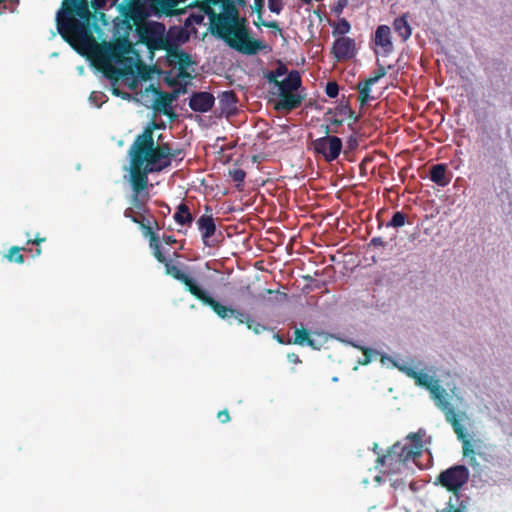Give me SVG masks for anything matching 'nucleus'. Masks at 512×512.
Returning <instances> with one entry per match:
<instances>
[{"instance_id":"obj_63","label":"nucleus","mask_w":512,"mask_h":512,"mask_svg":"<svg viewBox=\"0 0 512 512\" xmlns=\"http://www.w3.org/2000/svg\"><path fill=\"white\" fill-rule=\"evenodd\" d=\"M377 448H378V445H377V444H374V451H375L376 453H378V452L376 451V450H377Z\"/></svg>"},{"instance_id":"obj_36","label":"nucleus","mask_w":512,"mask_h":512,"mask_svg":"<svg viewBox=\"0 0 512 512\" xmlns=\"http://www.w3.org/2000/svg\"><path fill=\"white\" fill-rule=\"evenodd\" d=\"M338 110H339L340 114L346 115L349 118H351L354 123H357L359 121V119H360V117L355 114L354 110L350 107V105L348 103L342 104L338 108Z\"/></svg>"},{"instance_id":"obj_49","label":"nucleus","mask_w":512,"mask_h":512,"mask_svg":"<svg viewBox=\"0 0 512 512\" xmlns=\"http://www.w3.org/2000/svg\"><path fill=\"white\" fill-rule=\"evenodd\" d=\"M348 5V0H339L337 4L333 7V12L337 15H340L343 12V9Z\"/></svg>"},{"instance_id":"obj_14","label":"nucleus","mask_w":512,"mask_h":512,"mask_svg":"<svg viewBox=\"0 0 512 512\" xmlns=\"http://www.w3.org/2000/svg\"><path fill=\"white\" fill-rule=\"evenodd\" d=\"M148 90L152 91L155 95L158 96L153 105L154 109L173 120L176 117V114L173 111L172 102L178 97L180 90H175L171 93H164L153 84L149 85L147 91Z\"/></svg>"},{"instance_id":"obj_22","label":"nucleus","mask_w":512,"mask_h":512,"mask_svg":"<svg viewBox=\"0 0 512 512\" xmlns=\"http://www.w3.org/2000/svg\"><path fill=\"white\" fill-rule=\"evenodd\" d=\"M214 96L209 92H195L189 100L190 108L195 112H207L214 105Z\"/></svg>"},{"instance_id":"obj_60","label":"nucleus","mask_w":512,"mask_h":512,"mask_svg":"<svg viewBox=\"0 0 512 512\" xmlns=\"http://www.w3.org/2000/svg\"><path fill=\"white\" fill-rule=\"evenodd\" d=\"M275 337H276V339H277V341H278L279 343H281V344H283V343H284V341H283L282 337H281L279 334H277Z\"/></svg>"},{"instance_id":"obj_33","label":"nucleus","mask_w":512,"mask_h":512,"mask_svg":"<svg viewBox=\"0 0 512 512\" xmlns=\"http://www.w3.org/2000/svg\"><path fill=\"white\" fill-rule=\"evenodd\" d=\"M405 223L406 215L401 211H397L393 214L392 219L387 223V227L399 228L404 226Z\"/></svg>"},{"instance_id":"obj_39","label":"nucleus","mask_w":512,"mask_h":512,"mask_svg":"<svg viewBox=\"0 0 512 512\" xmlns=\"http://www.w3.org/2000/svg\"><path fill=\"white\" fill-rule=\"evenodd\" d=\"M229 174L232 180L237 183V187L244 182L246 177V173L243 169H233Z\"/></svg>"},{"instance_id":"obj_3","label":"nucleus","mask_w":512,"mask_h":512,"mask_svg":"<svg viewBox=\"0 0 512 512\" xmlns=\"http://www.w3.org/2000/svg\"><path fill=\"white\" fill-rule=\"evenodd\" d=\"M92 18L87 0H63L57 13V29L69 43L87 36L88 24Z\"/></svg>"},{"instance_id":"obj_50","label":"nucleus","mask_w":512,"mask_h":512,"mask_svg":"<svg viewBox=\"0 0 512 512\" xmlns=\"http://www.w3.org/2000/svg\"><path fill=\"white\" fill-rule=\"evenodd\" d=\"M108 0H92L91 7L95 12L105 8Z\"/></svg>"},{"instance_id":"obj_34","label":"nucleus","mask_w":512,"mask_h":512,"mask_svg":"<svg viewBox=\"0 0 512 512\" xmlns=\"http://www.w3.org/2000/svg\"><path fill=\"white\" fill-rule=\"evenodd\" d=\"M149 246L153 250V255L157 259L158 262L163 263V264L168 262V260L166 259V257L162 253L159 239L155 240V242H150Z\"/></svg>"},{"instance_id":"obj_52","label":"nucleus","mask_w":512,"mask_h":512,"mask_svg":"<svg viewBox=\"0 0 512 512\" xmlns=\"http://www.w3.org/2000/svg\"><path fill=\"white\" fill-rule=\"evenodd\" d=\"M217 418L221 423H227L230 421V415L227 409L221 410L217 414Z\"/></svg>"},{"instance_id":"obj_7","label":"nucleus","mask_w":512,"mask_h":512,"mask_svg":"<svg viewBox=\"0 0 512 512\" xmlns=\"http://www.w3.org/2000/svg\"><path fill=\"white\" fill-rule=\"evenodd\" d=\"M117 11L121 24L127 31H131L150 16L146 0H121Z\"/></svg>"},{"instance_id":"obj_46","label":"nucleus","mask_w":512,"mask_h":512,"mask_svg":"<svg viewBox=\"0 0 512 512\" xmlns=\"http://www.w3.org/2000/svg\"><path fill=\"white\" fill-rule=\"evenodd\" d=\"M46 241V238L45 237H39L38 235L34 238V239H28L27 240V244H35L37 246V248L35 249V252H34V256H39L41 255L42 253V250L41 248L39 247V245Z\"/></svg>"},{"instance_id":"obj_8","label":"nucleus","mask_w":512,"mask_h":512,"mask_svg":"<svg viewBox=\"0 0 512 512\" xmlns=\"http://www.w3.org/2000/svg\"><path fill=\"white\" fill-rule=\"evenodd\" d=\"M138 41L144 44L150 52L163 50L169 40L165 36V25L159 22L145 20L135 27Z\"/></svg>"},{"instance_id":"obj_64","label":"nucleus","mask_w":512,"mask_h":512,"mask_svg":"<svg viewBox=\"0 0 512 512\" xmlns=\"http://www.w3.org/2000/svg\"><path fill=\"white\" fill-rule=\"evenodd\" d=\"M205 209H206V212H210L211 211V209L208 206H206Z\"/></svg>"},{"instance_id":"obj_59","label":"nucleus","mask_w":512,"mask_h":512,"mask_svg":"<svg viewBox=\"0 0 512 512\" xmlns=\"http://www.w3.org/2000/svg\"><path fill=\"white\" fill-rule=\"evenodd\" d=\"M166 83L170 86H173L176 84V80L175 79H166Z\"/></svg>"},{"instance_id":"obj_28","label":"nucleus","mask_w":512,"mask_h":512,"mask_svg":"<svg viewBox=\"0 0 512 512\" xmlns=\"http://www.w3.org/2000/svg\"><path fill=\"white\" fill-rule=\"evenodd\" d=\"M173 217L176 223L180 225H190L193 221V216L185 203L178 205Z\"/></svg>"},{"instance_id":"obj_29","label":"nucleus","mask_w":512,"mask_h":512,"mask_svg":"<svg viewBox=\"0 0 512 512\" xmlns=\"http://www.w3.org/2000/svg\"><path fill=\"white\" fill-rule=\"evenodd\" d=\"M133 48L131 43L127 39H123L119 42H117L112 48H111V55L114 58H119L125 54H129L132 52Z\"/></svg>"},{"instance_id":"obj_44","label":"nucleus","mask_w":512,"mask_h":512,"mask_svg":"<svg viewBox=\"0 0 512 512\" xmlns=\"http://www.w3.org/2000/svg\"><path fill=\"white\" fill-rule=\"evenodd\" d=\"M325 93L330 98L337 97L339 93V86L336 82H328L325 88Z\"/></svg>"},{"instance_id":"obj_58","label":"nucleus","mask_w":512,"mask_h":512,"mask_svg":"<svg viewBox=\"0 0 512 512\" xmlns=\"http://www.w3.org/2000/svg\"><path fill=\"white\" fill-rule=\"evenodd\" d=\"M191 17L196 24H201L204 20V16L202 14H193Z\"/></svg>"},{"instance_id":"obj_56","label":"nucleus","mask_w":512,"mask_h":512,"mask_svg":"<svg viewBox=\"0 0 512 512\" xmlns=\"http://www.w3.org/2000/svg\"><path fill=\"white\" fill-rule=\"evenodd\" d=\"M327 120L330 121V125H329L330 127L332 125V126H335L337 128V127H339V126H341L343 124V120L342 119H338V118H331L330 119V118H327Z\"/></svg>"},{"instance_id":"obj_27","label":"nucleus","mask_w":512,"mask_h":512,"mask_svg":"<svg viewBox=\"0 0 512 512\" xmlns=\"http://www.w3.org/2000/svg\"><path fill=\"white\" fill-rule=\"evenodd\" d=\"M393 28L395 32L401 37L402 41H406L411 36V27L404 16L397 17L394 20Z\"/></svg>"},{"instance_id":"obj_9","label":"nucleus","mask_w":512,"mask_h":512,"mask_svg":"<svg viewBox=\"0 0 512 512\" xmlns=\"http://www.w3.org/2000/svg\"><path fill=\"white\" fill-rule=\"evenodd\" d=\"M322 127L326 135L312 142L313 149L317 154L322 155L326 162H332L341 153L342 141L339 137L330 135V133H336L337 129H332L329 125Z\"/></svg>"},{"instance_id":"obj_32","label":"nucleus","mask_w":512,"mask_h":512,"mask_svg":"<svg viewBox=\"0 0 512 512\" xmlns=\"http://www.w3.org/2000/svg\"><path fill=\"white\" fill-rule=\"evenodd\" d=\"M351 30V25L349 21L345 18H341L338 20L337 24L333 27L332 34L333 36L339 35L345 36V34L349 33Z\"/></svg>"},{"instance_id":"obj_24","label":"nucleus","mask_w":512,"mask_h":512,"mask_svg":"<svg viewBox=\"0 0 512 512\" xmlns=\"http://www.w3.org/2000/svg\"><path fill=\"white\" fill-rule=\"evenodd\" d=\"M149 7L150 15H166L172 16L175 14V8L178 4L176 0H148L147 1Z\"/></svg>"},{"instance_id":"obj_38","label":"nucleus","mask_w":512,"mask_h":512,"mask_svg":"<svg viewBox=\"0 0 512 512\" xmlns=\"http://www.w3.org/2000/svg\"><path fill=\"white\" fill-rule=\"evenodd\" d=\"M220 101L227 106H232L236 104L237 97L233 91H225L222 93Z\"/></svg>"},{"instance_id":"obj_61","label":"nucleus","mask_w":512,"mask_h":512,"mask_svg":"<svg viewBox=\"0 0 512 512\" xmlns=\"http://www.w3.org/2000/svg\"><path fill=\"white\" fill-rule=\"evenodd\" d=\"M120 2H121L120 0H112L111 5L115 6L117 8V5H119Z\"/></svg>"},{"instance_id":"obj_13","label":"nucleus","mask_w":512,"mask_h":512,"mask_svg":"<svg viewBox=\"0 0 512 512\" xmlns=\"http://www.w3.org/2000/svg\"><path fill=\"white\" fill-rule=\"evenodd\" d=\"M420 432H413L407 436V440L410 443L402 444L400 442H396L393 446L395 447V451L401 454V459L403 460L405 466L409 461L414 460L416 457H419L422 453V439Z\"/></svg>"},{"instance_id":"obj_11","label":"nucleus","mask_w":512,"mask_h":512,"mask_svg":"<svg viewBox=\"0 0 512 512\" xmlns=\"http://www.w3.org/2000/svg\"><path fill=\"white\" fill-rule=\"evenodd\" d=\"M462 440V449H463V456L468 459L469 465L477 469L480 467V463L477 460V455L485 462H495V459L491 453V446H488L486 444H482L477 446V449H474L471 442L466 439V434L464 433L463 438H459Z\"/></svg>"},{"instance_id":"obj_43","label":"nucleus","mask_w":512,"mask_h":512,"mask_svg":"<svg viewBox=\"0 0 512 512\" xmlns=\"http://www.w3.org/2000/svg\"><path fill=\"white\" fill-rule=\"evenodd\" d=\"M246 327L249 330H252L255 334H260L266 330V326L262 325L261 323L256 322L252 318H250L249 322L247 323Z\"/></svg>"},{"instance_id":"obj_47","label":"nucleus","mask_w":512,"mask_h":512,"mask_svg":"<svg viewBox=\"0 0 512 512\" xmlns=\"http://www.w3.org/2000/svg\"><path fill=\"white\" fill-rule=\"evenodd\" d=\"M265 0H254L253 9L257 13V20H261Z\"/></svg>"},{"instance_id":"obj_25","label":"nucleus","mask_w":512,"mask_h":512,"mask_svg":"<svg viewBox=\"0 0 512 512\" xmlns=\"http://www.w3.org/2000/svg\"><path fill=\"white\" fill-rule=\"evenodd\" d=\"M132 222L139 225L143 235L149 238V243L155 242V240L159 239L154 229L159 230L160 227L153 215L141 217L139 219H133Z\"/></svg>"},{"instance_id":"obj_54","label":"nucleus","mask_w":512,"mask_h":512,"mask_svg":"<svg viewBox=\"0 0 512 512\" xmlns=\"http://www.w3.org/2000/svg\"><path fill=\"white\" fill-rule=\"evenodd\" d=\"M438 512H463V510L459 507H455L451 502H449L444 509Z\"/></svg>"},{"instance_id":"obj_35","label":"nucleus","mask_w":512,"mask_h":512,"mask_svg":"<svg viewBox=\"0 0 512 512\" xmlns=\"http://www.w3.org/2000/svg\"><path fill=\"white\" fill-rule=\"evenodd\" d=\"M107 99H108L107 96L103 92H100V91H93L89 97V100L91 101V103H93L97 107H101V105L103 103H105L107 101Z\"/></svg>"},{"instance_id":"obj_17","label":"nucleus","mask_w":512,"mask_h":512,"mask_svg":"<svg viewBox=\"0 0 512 512\" xmlns=\"http://www.w3.org/2000/svg\"><path fill=\"white\" fill-rule=\"evenodd\" d=\"M512 459H505L497 456L493 462L491 481L494 485L503 486L512 482Z\"/></svg>"},{"instance_id":"obj_5","label":"nucleus","mask_w":512,"mask_h":512,"mask_svg":"<svg viewBox=\"0 0 512 512\" xmlns=\"http://www.w3.org/2000/svg\"><path fill=\"white\" fill-rule=\"evenodd\" d=\"M278 100L274 104L276 111L291 112L299 108L306 94L303 93L301 75L297 70L290 71L278 85Z\"/></svg>"},{"instance_id":"obj_20","label":"nucleus","mask_w":512,"mask_h":512,"mask_svg":"<svg viewBox=\"0 0 512 512\" xmlns=\"http://www.w3.org/2000/svg\"><path fill=\"white\" fill-rule=\"evenodd\" d=\"M165 273L172 276L186 286V289L195 297L201 288L187 274L183 273L177 266L172 265L170 261L164 264Z\"/></svg>"},{"instance_id":"obj_30","label":"nucleus","mask_w":512,"mask_h":512,"mask_svg":"<svg viewBox=\"0 0 512 512\" xmlns=\"http://www.w3.org/2000/svg\"><path fill=\"white\" fill-rule=\"evenodd\" d=\"M294 344L303 346L308 345L310 347H314V341L310 338L308 330L302 328V329H296L294 332Z\"/></svg>"},{"instance_id":"obj_2","label":"nucleus","mask_w":512,"mask_h":512,"mask_svg":"<svg viewBox=\"0 0 512 512\" xmlns=\"http://www.w3.org/2000/svg\"><path fill=\"white\" fill-rule=\"evenodd\" d=\"M154 128H158L155 122L146 127L138 135L130 147V174L139 176L148 181L150 173L161 172L170 166L168 160L169 143L155 145Z\"/></svg>"},{"instance_id":"obj_55","label":"nucleus","mask_w":512,"mask_h":512,"mask_svg":"<svg viewBox=\"0 0 512 512\" xmlns=\"http://www.w3.org/2000/svg\"><path fill=\"white\" fill-rule=\"evenodd\" d=\"M287 359L290 363H293V364L301 363V359H300L299 355L296 353H293V352L287 354Z\"/></svg>"},{"instance_id":"obj_21","label":"nucleus","mask_w":512,"mask_h":512,"mask_svg":"<svg viewBox=\"0 0 512 512\" xmlns=\"http://www.w3.org/2000/svg\"><path fill=\"white\" fill-rule=\"evenodd\" d=\"M198 300H200L203 304L209 306L218 317L221 319H227L232 317V313L234 308L227 307L217 300H215L212 296H210L206 291H204L202 288L195 296Z\"/></svg>"},{"instance_id":"obj_23","label":"nucleus","mask_w":512,"mask_h":512,"mask_svg":"<svg viewBox=\"0 0 512 512\" xmlns=\"http://www.w3.org/2000/svg\"><path fill=\"white\" fill-rule=\"evenodd\" d=\"M374 43L381 48L383 55H388L393 51V43L391 40V29L387 25H379L375 31Z\"/></svg>"},{"instance_id":"obj_15","label":"nucleus","mask_w":512,"mask_h":512,"mask_svg":"<svg viewBox=\"0 0 512 512\" xmlns=\"http://www.w3.org/2000/svg\"><path fill=\"white\" fill-rule=\"evenodd\" d=\"M356 53V42L354 39L341 36L334 40L331 54L337 62L351 60L356 56Z\"/></svg>"},{"instance_id":"obj_18","label":"nucleus","mask_w":512,"mask_h":512,"mask_svg":"<svg viewBox=\"0 0 512 512\" xmlns=\"http://www.w3.org/2000/svg\"><path fill=\"white\" fill-rule=\"evenodd\" d=\"M378 466H385L386 470L383 472L387 474L401 473L406 468L403 460L401 459V454L395 451V447L393 445L389 448L386 454H378L376 467Z\"/></svg>"},{"instance_id":"obj_51","label":"nucleus","mask_w":512,"mask_h":512,"mask_svg":"<svg viewBox=\"0 0 512 512\" xmlns=\"http://www.w3.org/2000/svg\"><path fill=\"white\" fill-rule=\"evenodd\" d=\"M267 81L271 84H274L276 87H278L279 85V82L281 80H278V76L274 73V71H269L266 75H265Z\"/></svg>"},{"instance_id":"obj_1","label":"nucleus","mask_w":512,"mask_h":512,"mask_svg":"<svg viewBox=\"0 0 512 512\" xmlns=\"http://www.w3.org/2000/svg\"><path fill=\"white\" fill-rule=\"evenodd\" d=\"M200 11L210 20L211 33L222 39L230 48L244 55H255L265 50L267 45L249 35L247 19L239 16V11L232 0H221V13H216L212 3H197Z\"/></svg>"},{"instance_id":"obj_10","label":"nucleus","mask_w":512,"mask_h":512,"mask_svg":"<svg viewBox=\"0 0 512 512\" xmlns=\"http://www.w3.org/2000/svg\"><path fill=\"white\" fill-rule=\"evenodd\" d=\"M469 476V470L465 465H454L437 476L436 484H440L449 492L458 494L461 488L468 482Z\"/></svg>"},{"instance_id":"obj_12","label":"nucleus","mask_w":512,"mask_h":512,"mask_svg":"<svg viewBox=\"0 0 512 512\" xmlns=\"http://www.w3.org/2000/svg\"><path fill=\"white\" fill-rule=\"evenodd\" d=\"M163 50L167 53V61L170 65H177L179 69L178 77L189 78L190 74L186 71L187 68L193 64L190 54L170 41Z\"/></svg>"},{"instance_id":"obj_57","label":"nucleus","mask_w":512,"mask_h":512,"mask_svg":"<svg viewBox=\"0 0 512 512\" xmlns=\"http://www.w3.org/2000/svg\"><path fill=\"white\" fill-rule=\"evenodd\" d=\"M163 241L167 244V245H173L176 243V239L174 236L172 235H165L163 237Z\"/></svg>"},{"instance_id":"obj_37","label":"nucleus","mask_w":512,"mask_h":512,"mask_svg":"<svg viewBox=\"0 0 512 512\" xmlns=\"http://www.w3.org/2000/svg\"><path fill=\"white\" fill-rule=\"evenodd\" d=\"M363 352V360L359 361L361 365H368L372 361L373 356H377L378 352L371 348L360 347Z\"/></svg>"},{"instance_id":"obj_62","label":"nucleus","mask_w":512,"mask_h":512,"mask_svg":"<svg viewBox=\"0 0 512 512\" xmlns=\"http://www.w3.org/2000/svg\"><path fill=\"white\" fill-rule=\"evenodd\" d=\"M274 292H275V291H274V290H272V289H266V293H267V294H272V293H274Z\"/></svg>"},{"instance_id":"obj_53","label":"nucleus","mask_w":512,"mask_h":512,"mask_svg":"<svg viewBox=\"0 0 512 512\" xmlns=\"http://www.w3.org/2000/svg\"><path fill=\"white\" fill-rule=\"evenodd\" d=\"M273 71L278 76V78L289 73L286 65L283 63H279Z\"/></svg>"},{"instance_id":"obj_4","label":"nucleus","mask_w":512,"mask_h":512,"mask_svg":"<svg viewBox=\"0 0 512 512\" xmlns=\"http://www.w3.org/2000/svg\"><path fill=\"white\" fill-rule=\"evenodd\" d=\"M407 374L415 379V382L419 386L427 388L432 397L435 399L437 406L442 410L445 415V419L451 424L455 434L459 438L464 437V426L460 423L458 414L454 406L445 398L444 390L437 384L431 383V378L425 373L416 372L413 369H409Z\"/></svg>"},{"instance_id":"obj_42","label":"nucleus","mask_w":512,"mask_h":512,"mask_svg":"<svg viewBox=\"0 0 512 512\" xmlns=\"http://www.w3.org/2000/svg\"><path fill=\"white\" fill-rule=\"evenodd\" d=\"M254 25L257 26V27L264 26V27H267V28L275 29L280 34H282V30H281V28L279 27V25H278V23L276 21L266 22V21H264L261 18V20H255L254 21Z\"/></svg>"},{"instance_id":"obj_45","label":"nucleus","mask_w":512,"mask_h":512,"mask_svg":"<svg viewBox=\"0 0 512 512\" xmlns=\"http://www.w3.org/2000/svg\"><path fill=\"white\" fill-rule=\"evenodd\" d=\"M268 8L272 13L279 14L283 10L282 0H268Z\"/></svg>"},{"instance_id":"obj_41","label":"nucleus","mask_w":512,"mask_h":512,"mask_svg":"<svg viewBox=\"0 0 512 512\" xmlns=\"http://www.w3.org/2000/svg\"><path fill=\"white\" fill-rule=\"evenodd\" d=\"M233 312L234 313H232V317H234L237 320L238 324L247 325V323L249 322V320L251 318L249 316V314H247L243 311L237 310V309H233Z\"/></svg>"},{"instance_id":"obj_16","label":"nucleus","mask_w":512,"mask_h":512,"mask_svg":"<svg viewBox=\"0 0 512 512\" xmlns=\"http://www.w3.org/2000/svg\"><path fill=\"white\" fill-rule=\"evenodd\" d=\"M376 64L377 69L374 71L373 75L357 84V90L359 92L358 101L361 107H364L370 100L375 99L373 96H370L371 86L386 75V69L379 60H377Z\"/></svg>"},{"instance_id":"obj_48","label":"nucleus","mask_w":512,"mask_h":512,"mask_svg":"<svg viewBox=\"0 0 512 512\" xmlns=\"http://www.w3.org/2000/svg\"><path fill=\"white\" fill-rule=\"evenodd\" d=\"M387 245V242H385L381 237H373L370 240L369 246H373L375 248H385Z\"/></svg>"},{"instance_id":"obj_26","label":"nucleus","mask_w":512,"mask_h":512,"mask_svg":"<svg viewBox=\"0 0 512 512\" xmlns=\"http://www.w3.org/2000/svg\"><path fill=\"white\" fill-rule=\"evenodd\" d=\"M430 180L438 186L445 187L451 178L447 176V168L444 164H436L430 170Z\"/></svg>"},{"instance_id":"obj_31","label":"nucleus","mask_w":512,"mask_h":512,"mask_svg":"<svg viewBox=\"0 0 512 512\" xmlns=\"http://www.w3.org/2000/svg\"><path fill=\"white\" fill-rule=\"evenodd\" d=\"M25 251L26 249L23 247L12 246L8 252L5 254V258L10 262H15L17 264L24 263V256L20 253V251Z\"/></svg>"},{"instance_id":"obj_40","label":"nucleus","mask_w":512,"mask_h":512,"mask_svg":"<svg viewBox=\"0 0 512 512\" xmlns=\"http://www.w3.org/2000/svg\"><path fill=\"white\" fill-rule=\"evenodd\" d=\"M184 155L185 152L182 148H176L172 150L171 147L169 146L168 160L170 161V163L172 162V160L181 162L184 158Z\"/></svg>"},{"instance_id":"obj_6","label":"nucleus","mask_w":512,"mask_h":512,"mask_svg":"<svg viewBox=\"0 0 512 512\" xmlns=\"http://www.w3.org/2000/svg\"><path fill=\"white\" fill-rule=\"evenodd\" d=\"M129 182L132 188L131 206L124 210V217L133 221V219L152 215L147 205L150 200L148 181L130 174Z\"/></svg>"},{"instance_id":"obj_19","label":"nucleus","mask_w":512,"mask_h":512,"mask_svg":"<svg viewBox=\"0 0 512 512\" xmlns=\"http://www.w3.org/2000/svg\"><path fill=\"white\" fill-rule=\"evenodd\" d=\"M198 230L201 233L202 241L207 247H214L217 241L213 238L216 232V224L212 214L205 213L196 221Z\"/></svg>"}]
</instances>
